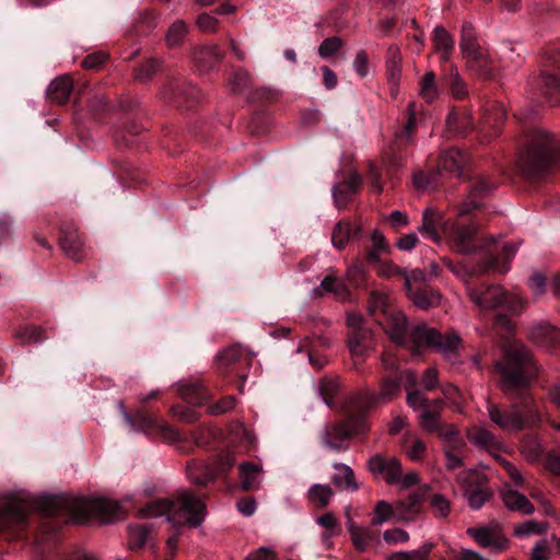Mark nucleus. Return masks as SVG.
I'll list each match as a JSON object with an SVG mask.
<instances>
[{"label": "nucleus", "instance_id": "obj_1", "mask_svg": "<svg viewBox=\"0 0 560 560\" xmlns=\"http://www.w3.org/2000/svg\"><path fill=\"white\" fill-rule=\"evenodd\" d=\"M376 320L384 326L392 341L408 346L415 355L421 354L425 348H431L451 361L456 357L460 346V337L455 331L442 335L424 323L415 325L408 331L407 318L400 311H393L383 318L377 316Z\"/></svg>", "mask_w": 560, "mask_h": 560}, {"label": "nucleus", "instance_id": "obj_2", "mask_svg": "<svg viewBox=\"0 0 560 560\" xmlns=\"http://www.w3.org/2000/svg\"><path fill=\"white\" fill-rule=\"evenodd\" d=\"M37 508L47 515H59L62 511L82 517L96 516L103 523H114L124 516L119 502L105 498H73L70 495L44 497Z\"/></svg>", "mask_w": 560, "mask_h": 560}, {"label": "nucleus", "instance_id": "obj_3", "mask_svg": "<svg viewBox=\"0 0 560 560\" xmlns=\"http://www.w3.org/2000/svg\"><path fill=\"white\" fill-rule=\"evenodd\" d=\"M559 158L560 139L545 130L535 129L520 155L518 166L527 177L537 178L555 166Z\"/></svg>", "mask_w": 560, "mask_h": 560}, {"label": "nucleus", "instance_id": "obj_4", "mask_svg": "<svg viewBox=\"0 0 560 560\" xmlns=\"http://www.w3.org/2000/svg\"><path fill=\"white\" fill-rule=\"evenodd\" d=\"M497 369L505 394L526 387L537 371L530 352L516 341H510L503 347V358L497 363Z\"/></svg>", "mask_w": 560, "mask_h": 560}, {"label": "nucleus", "instance_id": "obj_5", "mask_svg": "<svg viewBox=\"0 0 560 560\" xmlns=\"http://www.w3.org/2000/svg\"><path fill=\"white\" fill-rule=\"evenodd\" d=\"M487 412L493 424L506 433H516L537 427L541 421L540 410L534 398L525 394L518 401L508 406L488 404Z\"/></svg>", "mask_w": 560, "mask_h": 560}, {"label": "nucleus", "instance_id": "obj_6", "mask_svg": "<svg viewBox=\"0 0 560 560\" xmlns=\"http://www.w3.org/2000/svg\"><path fill=\"white\" fill-rule=\"evenodd\" d=\"M207 508L203 500L192 492L185 490L172 500V510L168 514V523L174 528L183 526L198 527L203 522Z\"/></svg>", "mask_w": 560, "mask_h": 560}, {"label": "nucleus", "instance_id": "obj_7", "mask_svg": "<svg viewBox=\"0 0 560 560\" xmlns=\"http://www.w3.org/2000/svg\"><path fill=\"white\" fill-rule=\"evenodd\" d=\"M459 47L471 71L481 78L492 75L493 61L487 49L477 42L474 26L470 23H465L462 27Z\"/></svg>", "mask_w": 560, "mask_h": 560}, {"label": "nucleus", "instance_id": "obj_8", "mask_svg": "<svg viewBox=\"0 0 560 560\" xmlns=\"http://www.w3.org/2000/svg\"><path fill=\"white\" fill-rule=\"evenodd\" d=\"M407 404L415 411H420L419 425L427 432L436 433L441 429V418L438 412L428 408V398L417 388V374L413 371H406Z\"/></svg>", "mask_w": 560, "mask_h": 560}, {"label": "nucleus", "instance_id": "obj_9", "mask_svg": "<svg viewBox=\"0 0 560 560\" xmlns=\"http://www.w3.org/2000/svg\"><path fill=\"white\" fill-rule=\"evenodd\" d=\"M469 296L480 310H493L505 307L513 314L520 313L524 307V301L517 295L508 296L499 285H480L469 290Z\"/></svg>", "mask_w": 560, "mask_h": 560}, {"label": "nucleus", "instance_id": "obj_10", "mask_svg": "<svg viewBox=\"0 0 560 560\" xmlns=\"http://www.w3.org/2000/svg\"><path fill=\"white\" fill-rule=\"evenodd\" d=\"M33 503L24 493H5L0 495V530L22 527L28 517Z\"/></svg>", "mask_w": 560, "mask_h": 560}, {"label": "nucleus", "instance_id": "obj_11", "mask_svg": "<svg viewBox=\"0 0 560 560\" xmlns=\"http://www.w3.org/2000/svg\"><path fill=\"white\" fill-rule=\"evenodd\" d=\"M457 481L472 510H479L491 497L487 478L475 469L460 471Z\"/></svg>", "mask_w": 560, "mask_h": 560}, {"label": "nucleus", "instance_id": "obj_12", "mask_svg": "<svg viewBox=\"0 0 560 560\" xmlns=\"http://www.w3.org/2000/svg\"><path fill=\"white\" fill-rule=\"evenodd\" d=\"M365 429L366 425L362 418L349 416L345 423L325 429L323 432V443L332 451H346L348 448L347 440L355 433L363 432Z\"/></svg>", "mask_w": 560, "mask_h": 560}, {"label": "nucleus", "instance_id": "obj_13", "mask_svg": "<svg viewBox=\"0 0 560 560\" xmlns=\"http://www.w3.org/2000/svg\"><path fill=\"white\" fill-rule=\"evenodd\" d=\"M452 223L448 222L440 211L427 208L422 213V223L418 228L422 236L430 238L439 244L442 236L450 234Z\"/></svg>", "mask_w": 560, "mask_h": 560}, {"label": "nucleus", "instance_id": "obj_14", "mask_svg": "<svg viewBox=\"0 0 560 560\" xmlns=\"http://www.w3.org/2000/svg\"><path fill=\"white\" fill-rule=\"evenodd\" d=\"M122 415L132 431H141L144 433L158 431L163 435L164 439L171 442L177 441L179 439L178 433L174 429L160 423L155 418L143 412L137 413L135 418L125 410H122Z\"/></svg>", "mask_w": 560, "mask_h": 560}, {"label": "nucleus", "instance_id": "obj_15", "mask_svg": "<svg viewBox=\"0 0 560 560\" xmlns=\"http://www.w3.org/2000/svg\"><path fill=\"white\" fill-rule=\"evenodd\" d=\"M466 436L474 446L488 452L495 460L502 457L503 443L486 427L475 425L468 428Z\"/></svg>", "mask_w": 560, "mask_h": 560}, {"label": "nucleus", "instance_id": "obj_16", "mask_svg": "<svg viewBox=\"0 0 560 560\" xmlns=\"http://www.w3.org/2000/svg\"><path fill=\"white\" fill-rule=\"evenodd\" d=\"M541 81L548 91H560V48H551L545 54Z\"/></svg>", "mask_w": 560, "mask_h": 560}, {"label": "nucleus", "instance_id": "obj_17", "mask_svg": "<svg viewBox=\"0 0 560 560\" xmlns=\"http://www.w3.org/2000/svg\"><path fill=\"white\" fill-rule=\"evenodd\" d=\"M447 238L452 246L462 254H469L475 250L474 236L476 234L475 225H458L452 223Z\"/></svg>", "mask_w": 560, "mask_h": 560}, {"label": "nucleus", "instance_id": "obj_18", "mask_svg": "<svg viewBox=\"0 0 560 560\" xmlns=\"http://www.w3.org/2000/svg\"><path fill=\"white\" fill-rule=\"evenodd\" d=\"M401 378L388 377L383 381L382 388L377 395H365L360 397L355 404L360 409H369L375 404L384 402L392 399L399 393Z\"/></svg>", "mask_w": 560, "mask_h": 560}, {"label": "nucleus", "instance_id": "obj_19", "mask_svg": "<svg viewBox=\"0 0 560 560\" xmlns=\"http://www.w3.org/2000/svg\"><path fill=\"white\" fill-rule=\"evenodd\" d=\"M494 188H495L494 184L491 180H489L488 178H486V177L477 178L470 188L468 200L465 201L458 208V215L463 217L465 214H468L471 210L477 209L480 206V203L478 202V199L491 195V192L494 190Z\"/></svg>", "mask_w": 560, "mask_h": 560}, {"label": "nucleus", "instance_id": "obj_20", "mask_svg": "<svg viewBox=\"0 0 560 560\" xmlns=\"http://www.w3.org/2000/svg\"><path fill=\"white\" fill-rule=\"evenodd\" d=\"M501 497L504 505L510 511H516L522 514H532L534 512V506L527 498L514 490L510 485H504L501 488Z\"/></svg>", "mask_w": 560, "mask_h": 560}, {"label": "nucleus", "instance_id": "obj_21", "mask_svg": "<svg viewBox=\"0 0 560 560\" xmlns=\"http://www.w3.org/2000/svg\"><path fill=\"white\" fill-rule=\"evenodd\" d=\"M466 162L467 158L462 151L456 148H451L442 153L439 160V168L457 177L462 175Z\"/></svg>", "mask_w": 560, "mask_h": 560}, {"label": "nucleus", "instance_id": "obj_22", "mask_svg": "<svg viewBox=\"0 0 560 560\" xmlns=\"http://www.w3.org/2000/svg\"><path fill=\"white\" fill-rule=\"evenodd\" d=\"M468 533L475 540L485 548H490L494 551H502L508 546V540L489 528L468 529Z\"/></svg>", "mask_w": 560, "mask_h": 560}, {"label": "nucleus", "instance_id": "obj_23", "mask_svg": "<svg viewBox=\"0 0 560 560\" xmlns=\"http://www.w3.org/2000/svg\"><path fill=\"white\" fill-rule=\"evenodd\" d=\"M372 330L369 327L349 331L348 347L352 355L361 357L372 347Z\"/></svg>", "mask_w": 560, "mask_h": 560}, {"label": "nucleus", "instance_id": "obj_24", "mask_svg": "<svg viewBox=\"0 0 560 560\" xmlns=\"http://www.w3.org/2000/svg\"><path fill=\"white\" fill-rule=\"evenodd\" d=\"M422 494L419 492L410 493L405 500L396 503V518L402 522H410L420 511Z\"/></svg>", "mask_w": 560, "mask_h": 560}, {"label": "nucleus", "instance_id": "obj_25", "mask_svg": "<svg viewBox=\"0 0 560 560\" xmlns=\"http://www.w3.org/2000/svg\"><path fill=\"white\" fill-rule=\"evenodd\" d=\"M222 57V50L215 44L205 45L194 51V59L202 71L211 69Z\"/></svg>", "mask_w": 560, "mask_h": 560}, {"label": "nucleus", "instance_id": "obj_26", "mask_svg": "<svg viewBox=\"0 0 560 560\" xmlns=\"http://www.w3.org/2000/svg\"><path fill=\"white\" fill-rule=\"evenodd\" d=\"M73 89L72 80L68 75H61L50 82L47 88L48 98L57 104L68 101Z\"/></svg>", "mask_w": 560, "mask_h": 560}, {"label": "nucleus", "instance_id": "obj_27", "mask_svg": "<svg viewBox=\"0 0 560 560\" xmlns=\"http://www.w3.org/2000/svg\"><path fill=\"white\" fill-rule=\"evenodd\" d=\"M326 293H332L336 298L343 300L348 296V290L341 279L335 275H327L320 284L313 289L312 296H323Z\"/></svg>", "mask_w": 560, "mask_h": 560}, {"label": "nucleus", "instance_id": "obj_28", "mask_svg": "<svg viewBox=\"0 0 560 560\" xmlns=\"http://www.w3.org/2000/svg\"><path fill=\"white\" fill-rule=\"evenodd\" d=\"M347 529L355 550L359 552H364L374 540V533L371 528L360 527L351 518L347 522Z\"/></svg>", "mask_w": 560, "mask_h": 560}, {"label": "nucleus", "instance_id": "obj_29", "mask_svg": "<svg viewBox=\"0 0 560 560\" xmlns=\"http://www.w3.org/2000/svg\"><path fill=\"white\" fill-rule=\"evenodd\" d=\"M336 470L331 477L332 483L340 490H358V483L354 479V471L352 468L343 463H335L332 465Z\"/></svg>", "mask_w": 560, "mask_h": 560}, {"label": "nucleus", "instance_id": "obj_30", "mask_svg": "<svg viewBox=\"0 0 560 560\" xmlns=\"http://www.w3.org/2000/svg\"><path fill=\"white\" fill-rule=\"evenodd\" d=\"M501 250L502 262L497 257H489L486 260V270H494L500 273H505L510 270V262L517 252V246L513 243H505L499 247Z\"/></svg>", "mask_w": 560, "mask_h": 560}, {"label": "nucleus", "instance_id": "obj_31", "mask_svg": "<svg viewBox=\"0 0 560 560\" xmlns=\"http://www.w3.org/2000/svg\"><path fill=\"white\" fill-rule=\"evenodd\" d=\"M408 299L420 310H429L440 305L441 295L439 292L425 289H413L406 291Z\"/></svg>", "mask_w": 560, "mask_h": 560}, {"label": "nucleus", "instance_id": "obj_32", "mask_svg": "<svg viewBox=\"0 0 560 560\" xmlns=\"http://www.w3.org/2000/svg\"><path fill=\"white\" fill-rule=\"evenodd\" d=\"M505 117L506 114L502 104H489L482 114L480 128L482 131H486L487 128H490L494 133H498L499 127L504 121Z\"/></svg>", "mask_w": 560, "mask_h": 560}, {"label": "nucleus", "instance_id": "obj_33", "mask_svg": "<svg viewBox=\"0 0 560 560\" xmlns=\"http://www.w3.org/2000/svg\"><path fill=\"white\" fill-rule=\"evenodd\" d=\"M359 232V228L353 226L349 221H339L335 224L331 232V244L335 248L343 249L350 238Z\"/></svg>", "mask_w": 560, "mask_h": 560}, {"label": "nucleus", "instance_id": "obj_34", "mask_svg": "<svg viewBox=\"0 0 560 560\" xmlns=\"http://www.w3.org/2000/svg\"><path fill=\"white\" fill-rule=\"evenodd\" d=\"M261 466L259 464L242 463L240 465L241 487L244 490L257 489L260 485Z\"/></svg>", "mask_w": 560, "mask_h": 560}, {"label": "nucleus", "instance_id": "obj_35", "mask_svg": "<svg viewBox=\"0 0 560 560\" xmlns=\"http://www.w3.org/2000/svg\"><path fill=\"white\" fill-rule=\"evenodd\" d=\"M180 396L192 405H201L207 399L206 389L198 383L192 381H183L178 385Z\"/></svg>", "mask_w": 560, "mask_h": 560}, {"label": "nucleus", "instance_id": "obj_36", "mask_svg": "<svg viewBox=\"0 0 560 560\" xmlns=\"http://www.w3.org/2000/svg\"><path fill=\"white\" fill-rule=\"evenodd\" d=\"M466 447L467 444L465 440L458 442L456 441L455 443L446 444V446H443L447 469L453 470L463 466Z\"/></svg>", "mask_w": 560, "mask_h": 560}, {"label": "nucleus", "instance_id": "obj_37", "mask_svg": "<svg viewBox=\"0 0 560 560\" xmlns=\"http://www.w3.org/2000/svg\"><path fill=\"white\" fill-rule=\"evenodd\" d=\"M332 495L334 491L329 485L315 483L307 491L308 501L318 509L327 506Z\"/></svg>", "mask_w": 560, "mask_h": 560}, {"label": "nucleus", "instance_id": "obj_38", "mask_svg": "<svg viewBox=\"0 0 560 560\" xmlns=\"http://www.w3.org/2000/svg\"><path fill=\"white\" fill-rule=\"evenodd\" d=\"M172 510V500L168 499H160L152 501L147 504L144 508L139 510V516L142 518H155L161 516H166V521L168 522V514Z\"/></svg>", "mask_w": 560, "mask_h": 560}, {"label": "nucleus", "instance_id": "obj_39", "mask_svg": "<svg viewBox=\"0 0 560 560\" xmlns=\"http://www.w3.org/2000/svg\"><path fill=\"white\" fill-rule=\"evenodd\" d=\"M433 43L435 50L441 54V58L444 61L447 60L454 48V40L450 33L442 26H436L433 32Z\"/></svg>", "mask_w": 560, "mask_h": 560}, {"label": "nucleus", "instance_id": "obj_40", "mask_svg": "<svg viewBox=\"0 0 560 560\" xmlns=\"http://www.w3.org/2000/svg\"><path fill=\"white\" fill-rule=\"evenodd\" d=\"M448 130L454 135H465L474 127L472 118L467 114L451 112L446 119Z\"/></svg>", "mask_w": 560, "mask_h": 560}, {"label": "nucleus", "instance_id": "obj_41", "mask_svg": "<svg viewBox=\"0 0 560 560\" xmlns=\"http://www.w3.org/2000/svg\"><path fill=\"white\" fill-rule=\"evenodd\" d=\"M150 528L144 525L128 526V546L136 550L142 548L148 541Z\"/></svg>", "mask_w": 560, "mask_h": 560}, {"label": "nucleus", "instance_id": "obj_42", "mask_svg": "<svg viewBox=\"0 0 560 560\" xmlns=\"http://www.w3.org/2000/svg\"><path fill=\"white\" fill-rule=\"evenodd\" d=\"M419 93L427 102H432L439 96V88L432 71L427 72L421 79Z\"/></svg>", "mask_w": 560, "mask_h": 560}, {"label": "nucleus", "instance_id": "obj_43", "mask_svg": "<svg viewBox=\"0 0 560 560\" xmlns=\"http://www.w3.org/2000/svg\"><path fill=\"white\" fill-rule=\"evenodd\" d=\"M188 476L190 480L200 486H205L208 482L215 479V472L209 466L192 465L188 467Z\"/></svg>", "mask_w": 560, "mask_h": 560}, {"label": "nucleus", "instance_id": "obj_44", "mask_svg": "<svg viewBox=\"0 0 560 560\" xmlns=\"http://www.w3.org/2000/svg\"><path fill=\"white\" fill-rule=\"evenodd\" d=\"M371 242L373 247L369 250L368 258L370 261H378L380 255L388 249L385 236L376 230L371 235Z\"/></svg>", "mask_w": 560, "mask_h": 560}, {"label": "nucleus", "instance_id": "obj_45", "mask_svg": "<svg viewBox=\"0 0 560 560\" xmlns=\"http://www.w3.org/2000/svg\"><path fill=\"white\" fill-rule=\"evenodd\" d=\"M14 338L22 345L38 343L44 339L43 330L36 326H27L20 329L14 334Z\"/></svg>", "mask_w": 560, "mask_h": 560}, {"label": "nucleus", "instance_id": "obj_46", "mask_svg": "<svg viewBox=\"0 0 560 560\" xmlns=\"http://www.w3.org/2000/svg\"><path fill=\"white\" fill-rule=\"evenodd\" d=\"M370 312L375 316L380 313L383 317L393 312L388 307L387 295L381 292H373L370 299Z\"/></svg>", "mask_w": 560, "mask_h": 560}, {"label": "nucleus", "instance_id": "obj_47", "mask_svg": "<svg viewBox=\"0 0 560 560\" xmlns=\"http://www.w3.org/2000/svg\"><path fill=\"white\" fill-rule=\"evenodd\" d=\"M547 523H538L536 521L529 520L517 525L514 533L517 537H526L529 535L541 534L547 529Z\"/></svg>", "mask_w": 560, "mask_h": 560}, {"label": "nucleus", "instance_id": "obj_48", "mask_svg": "<svg viewBox=\"0 0 560 560\" xmlns=\"http://www.w3.org/2000/svg\"><path fill=\"white\" fill-rule=\"evenodd\" d=\"M186 34H187L186 23L182 20H177L170 26L167 35H166V40H167L168 45L176 46L183 42Z\"/></svg>", "mask_w": 560, "mask_h": 560}, {"label": "nucleus", "instance_id": "obj_49", "mask_svg": "<svg viewBox=\"0 0 560 560\" xmlns=\"http://www.w3.org/2000/svg\"><path fill=\"white\" fill-rule=\"evenodd\" d=\"M441 392L456 412L462 413L464 411L460 402L462 395L455 385L450 383L444 384L441 386Z\"/></svg>", "mask_w": 560, "mask_h": 560}, {"label": "nucleus", "instance_id": "obj_50", "mask_svg": "<svg viewBox=\"0 0 560 560\" xmlns=\"http://www.w3.org/2000/svg\"><path fill=\"white\" fill-rule=\"evenodd\" d=\"M339 390V383L337 380L324 378L318 385V393L323 397L327 406H331L332 397Z\"/></svg>", "mask_w": 560, "mask_h": 560}, {"label": "nucleus", "instance_id": "obj_51", "mask_svg": "<svg viewBox=\"0 0 560 560\" xmlns=\"http://www.w3.org/2000/svg\"><path fill=\"white\" fill-rule=\"evenodd\" d=\"M392 516H396L395 508L386 501H378L375 505L373 525H382L387 522Z\"/></svg>", "mask_w": 560, "mask_h": 560}, {"label": "nucleus", "instance_id": "obj_52", "mask_svg": "<svg viewBox=\"0 0 560 560\" xmlns=\"http://www.w3.org/2000/svg\"><path fill=\"white\" fill-rule=\"evenodd\" d=\"M402 276L405 278V290L406 291L417 289L418 287L416 284L424 283V282L429 281L428 273L421 269H413L410 272H407L405 270V273H402Z\"/></svg>", "mask_w": 560, "mask_h": 560}, {"label": "nucleus", "instance_id": "obj_53", "mask_svg": "<svg viewBox=\"0 0 560 560\" xmlns=\"http://www.w3.org/2000/svg\"><path fill=\"white\" fill-rule=\"evenodd\" d=\"M436 434L441 439L443 446L464 440L455 424L441 425Z\"/></svg>", "mask_w": 560, "mask_h": 560}, {"label": "nucleus", "instance_id": "obj_54", "mask_svg": "<svg viewBox=\"0 0 560 560\" xmlns=\"http://www.w3.org/2000/svg\"><path fill=\"white\" fill-rule=\"evenodd\" d=\"M341 39L339 37H328L322 42L318 47V54L322 58H329L334 56L341 47Z\"/></svg>", "mask_w": 560, "mask_h": 560}, {"label": "nucleus", "instance_id": "obj_55", "mask_svg": "<svg viewBox=\"0 0 560 560\" xmlns=\"http://www.w3.org/2000/svg\"><path fill=\"white\" fill-rule=\"evenodd\" d=\"M451 93L455 98H464L467 94V86L465 82L462 80L459 73L456 69H452L451 71Z\"/></svg>", "mask_w": 560, "mask_h": 560}, {"label": "nucleus", "instance_id": "obj_56", "mask_svg": "<svg viewBox=\"0 0 560 560\" xmlns=\"http://www.w3.org/2000/svg\"><path fill=\"white\" fill-rule=\"evenodd\" d=\"M401 472L402 469L400 462L396 457H389V463L387 464L386 470L383 475L386 482L389 485L398 483Z\"/></svg>", "mask_w": 560, "mask_h": 560}, {"label": "nucleus", "instance_id": "obj_57", "mask_svg": "<svg viewBox=\"0 0 560 560\" xmlns=\"http://www.w3.org/2000/svg\"><path fill=\"white\" fill-rule=\"evenodd\" d=\"M522 452L528 460H537L542 454L541 443L536 439H529L523 443Z\"/></svg>", "mask_w": 560, "mask_h": 560}, {"label": "nucleus", "instance_id": "obj_58", "mask_svg": "<svg viewBox=\"0 0 560 560\" xmlns=\"http://www.w3.org/2000/svg\"><path fill=\"white\" fill-rule=\"evenodd\" d=\"M431 506L436 517H445L450 513V502L443 494L432 495Z\"/></svg>", "mask_w": 560, "mask_h": 560}, {"label": "nucleus", "instance_id": "obj_59", "mask_svg": "<svg viewBox=\"0 0 560 560\" xmlns=\"http://www.w3.org/2000/svg\"><path fill=\"white\" fill-rule=\"evenodd\" d=\"M235 407V397L228 396L220 401L209 406L208 411L212 416H220L228 411H231Z\"/></svg>", "mask_w": 560, "mask_h": 560}, {"label": "nucleus", "instance_id": "obj_60", "mask_svg": "<svg viewBox=\"0 0 560 560\" xmlns=\"http://www.w3.org/2000/svg\"><path fill=\"white\" fill-rule=\"evenodd\" d=\"M249 75L244 70H237L233 73L230 81L231 90L234 93L244 91L249 85Z\"/></svg>", "mask_w": 560, "mask_h": 560}, {"label": "nucleus", "instance_id": "obj_61", "mask_svg": "<svg viewBox=\"0 0 560 560\" xmlns=\"http://www.w3.org/2000/svg\"><path fill=\"white\" fill-rule=\"evenodd\" d=\"M386 74L388 82L392 84V92L396 94L394 89L397 88V84L400 80L401 75V67L400 62H396L395 60L386 61Z\"/></svg>", "mask_w": 560, "mask_h": 560}, {"label": "nucleus", "instance_id": "obj_62", "mask_svg": "<svg viewBox=\"0 0 560 560\" xmlns=\"http://www.w3.org/2000/svg\"><path fill=\"white\" fill-rule=\"evenodd\" d=\"M61 247L67 254L68 257H70L73 260H80L81 254H80V244L72 238L71 236H66L61 238Z\"/></svg>", "mask_w": 560, "mask_h": 560}, {"label": "nucleus", "instance_id": "obj_63", "mask_svg": "<svg viewBox=\"0 0 560 560\" xmlns=\"http://www.w3.org/2000/svg\"><path fill=\"white\" fill-rule=\"evenodd\" d=\"M389 463V457L385 458L380 454L372 456L368 462V469L373 475H384L387 464Z\"/></svg>", "mask_w": 560, "mask_h": 560}, {"label": "nucleus", "instance_id": "obj_64", "mask_svg": "<svg viewBox=\"0 0 560 560\" xmlns=\"http://www.w3.org/2000/svg\"><path fill=\"white\" fill-rule=\"evenodd\" d=\"M383 538L388 545H396L409 540V534L400 528L387 529L383 533Z\"/></svg>", "mask_w": 560, "mask_h": 560}]
</instances>
